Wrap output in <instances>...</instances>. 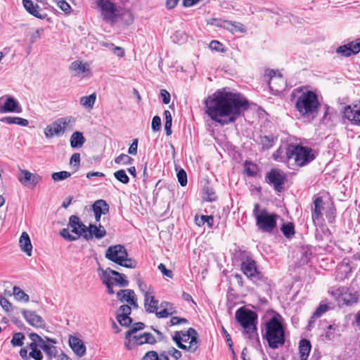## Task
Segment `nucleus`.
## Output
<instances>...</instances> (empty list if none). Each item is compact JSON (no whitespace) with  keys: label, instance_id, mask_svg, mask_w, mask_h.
<instances>
[{"label":"nucleus","instance_id":"nucleus-1","mask_svg":"<svg viewBox=\"0 0 360 360\" xmlns=\"http://www.w3.org/2000/svg\"><path fill=\"white\" fill-rule=\"evenodd\" d=\"M205 112L221 125L234 122L242 112L248 108V101L240 94L217 91L205 101Z\"/></svg>","mask_w":360,"mask_h":360},{"label":"nucleus","instance_id":"nucleus-2","mask_svg":"<svg viewBox=\"0 0 360 360\" xmlns=\"http://www.w3.org/2000/svg\"><path fill=\"white\" fill-rule=\"evenodd\" d=\"M283 319L277 312L264 323V333L263 338L265 339L269 347L277 349L285 344V328L283 324Z\"/></svg>","mask_w":360,"mask_h":360},{"label":"nucleus","instance_id":"nucleus-3","mask_svg":"<svg viewBox=\"0 0 360 360\" xmlns=\"http://www.w3.org/2000/svg\"><path fill=\"white\" fill-rule=\"evenodd\" d=\"M320 108L318 95L313 91L302 92L295 100V108L303 119L314 120L318 116Z\"/></svg>","mask_w":360,"mask_h":360},{"label":"nucleus","instance_id":"nucleus-4","mask_svg":"<svg viewBox=\"0 0 360 360\" xmlns=\"http://www.w3.org/2000/svg\"><path fill=\"white\" fill-rule=\"evenodd\" d=\"M240 255L243 256L240 259V270L243 274L252 283L261 288L264 292L266 293L270 292L271 281L258 270L255 259L247 255L245 252L240 253Z\"/></svg>","mask_w":360,"mask_h":360},{"label":"nucleus","instance_id":"nucleus-5","mask_svg":"<svg viewBox=\"0 0 360 360\" xmlns=\"http://www.w3.org/2000/svg\"><path fill=\"white\" fill-rule=\"evenodd\" d=\"M236 320L240 324L244 333L250 340L259 342L257 333V314L255 311L246 309L244 307L236 311Z\"/></svg>","mask_w":360,"mask_h":360},{"label":"nucleus","instance_id":"nucleus-6","mask_svg":"<svg viewBox=\"0 0 360 360\" xmlns=\"http://www.w3.org/2000/svg\"><path fill=\"white\" fill-rule=\"evenodd\" d=\"M285 154L288 161L293 160L298 167L305 166L316 158L315 153L311 148L301 145H288Z\"/></svg>","mask_w":360,"mask_h":360},{"label":"nucleus","instance_id":"nucleus-7","mask_svg":"<svg viewBox=\"0 0 360 360\" xmlns=\"http://www.w3.org/2000/svg\"><path fill=\"white\" fill-rule=\"evenodd\" d=\"M252 214L255 218L257 229L262 233H271L276 229L278 214L270 213L266 209L259 210L258 203L255 205Z\"/></svg>","mask_w":360,"mask_h":360},{"label":"nucleus","instance_id":"nucleus-8","mask_svg":"<svg viewBox=\"0 0 360 360\" xmlns=\"http://www.w3.org/2000/svg\"><path fill=\"white\" fill-rule=\"evenodd\" d=\"M172 340L179 349L191 353H194L199 347L198 333L193 328H189L186 331H176Z\"/></svg>","mask_w":360,"mask_h":360},{"label":"nucleus","instance_id":"nucleus-9","mask_svg":"<svg viewBox=\"0 0 360 360\" xmlns=\"http://www.w3.org/2000/svg\"><path fill=\"white\" fill-rule=\"evenodd\" d=\"M86 225L77 215H71L69 218L68 228L60 230V235L68 241H75L84 236Z\"/></svg>","mask_w":360,"mask_h":360},{"label":"nucleus","instance_id":"nucleus-10","mask_svg":"<svg viewBox=\"0 0 360 360\" xmlns=\"http://www.w3.org/2000/svg\"><path fill=\"white\" fill-rule=\"evenodd\" d=\"M75 120L72 117H65L56 120L44 129V135L47 139H51L54 136L62 135L66 127L73 123Z\"/></svg>","mask_w":360,"mask_h":360},{"label":"nucleus","instance_id":"nucleus-11","mask_svg":"<svg viewBox=\"0 0 360 360\" xmlns=\"http://www.w3.org/2000/svg\"><path fill=\"white\" fill-rule=\"evenodd\" d=\"M96 5L101 9L104 20L112 23L117 22L119 9L114 3L110 0H97Z\"/></svg>","mask_w":360,"mask_h":360},{"label":"nucleus","instance_id":"nucleus-12","mask_svg":"<svg viewBox=\"0 0 360 360\" xmlns=\"http://www.w3.org/2000/svg\"><path fill=\"white\" fill-rule=\"evenodd\" d=\"M264 77L268 80V84L271 91L276 94L283 91L286 86V82L281 73L274 70H267Z\"/></svg>","mask_w":360,"mask_h":360},{"label":"nucleus","instance_id":"nucleus-13","mask_svg":"<svg viewBox=\"0 0 360 360\" xmlns=\"http://www.w3.org/2000/svg\"><path fill=\"white\" fill-rule=\"evenodd\" d=\"M31 342L27 347L31 350L30 355L32 359L34 360H43L44 356L39 349L42 348V345H45L46 341L36 333H30L28 334Z\"/></svg>","mask_w":360,"mask_h":360},{"label":"nucleus","instance_id":"nucleus-14","mask_svg":"<svg viewBox=\"0 0 360 360\" xmlns=\"http://www.w3.org/2000/svg\"><path fill=\"white\" fill-rule=\"evenodd\" d=\"M266 181L274 186L275 191L281 192L286 181V176L278 169H271L266 175Z\"/></svg>","mask_w":360,"mask_h":360},{"label":"nucleus","instance_id":"nucleus-15","mask_svg":"<svg viewBox=\"0 0 360 360\" xmlns=\"http://www.w3.org/2000/svg\"><path fill=\"white\" fill-rule=\"evenodd\" d=\"M105 257L117 264H122L124 257H128V252L122 245H115L108 248L105 254Z\"/></svg>","mask_w":360,"mask_h":360},{"label":"nucleus","instance_id":"nucleus-16","mask_svg":"<svg viewBox=\"0 0 360 360\" xmlns=\"http://www.w3.org/2000/svg\"><path fill=\"white\" fill-rule=\"evenodd\" d=\"M333 294L336 297V300L339 304H345L351 306L358 301V296L356 293L348 292V289L345 287H340L336 289Z\"/></svg>","mask_w":360,"mask_h":360},{"label":"nucleus","instance_id":"nucleus-17","mask_svg":"<svg viewBox=\"0 0 360 360\" xmlns=\"http://www.w3.org/2000/svg\"><path fill=\"white\" fill-rule=\"evenodd\" d=\"M18 181L27 188H34L42 180V177L37 173H32L27 169H20L18 176Z\"/></svg>","mask_w":360,"mask_h":360},{"label":"nucleus","instance_id":"nucleus-18","mask_svg":"<svg viewBox=\"0 0 360 360\" xmlns=\"http://www.w3.org/2000/svg\"><path fill=\"white\" fill-rule=\"evenodd\" d=\"M360 52V39H357L354 41L339 46L337 49V53L342 56L349 57L352 55L357 54Z\"/></svg>","mask_w":360,"mask_h":360},{"label":"nucleus","instance_id":"nucleus-19","mask_svg":"<svg viewBox=\"0 0 360 360\" xmlns=\"http://www.w3.org/2000/svg\"><path fill=\"white\" fill-rule=\"evenodd\" d=\"M22 314L26 321L32 326L34 328H45L44 321L35 311L24 309Z\"/></svg>","mask_w":360,"mask_h":360},{"label":"nucleus","instance_id":"nucleus-20","mask_svg":"<svg viewBox=\"0 0 360 360\" xmlns=\"http://www.w3.org/2000/svg\"><path fill=\"white\" fill-rule=\"evenodd\" d=\"M3 97L0 98V101ZM22 112V107L19 102L12 96H7L4 105H0V113Z\"/></svg>","mask_w":360,"mask_h":360},{"label":"nucleus","instance_id":"nucleus-21","mask_svg":"<svg viewBox=\"0 0 360 360\" xmlns=\"http://www.w3.org/2000/svg\"><path fill=\"white\" fill-rule=\"evenodd\" d=\"M22 4L25 9L30 15L39 19H45L47 17V14L45 13H42V10L39 6L37 4H34L32 0H22Z\"/></svg>","mask_w":360,"mask_h":360},{"label":"nucleus","instance_id":"nucleus-22","mask_svg":"<svg viewBox=\"0 0 360 360\" xmlns=\"http://www.w3.org/2000/svg\"><path fill=\"white\" fill-rule=\"evenodd\" d=\"M69 345L78 356L82 357L85 354L86 346L79 338L70 335L69 338Z\"/></svg>","mask_w":360,"mask_h":360},{"label":"nucleus","instance_id":"nucleus-23","mask_svg":"<svg viewBox=\"0 0 360 360\" xmlns=\"http://www.w3.org/2000/svg\"><path fill=\"white\" fill-rule=\"evenodd\" d=\"M314 208L311 210V218L315 224L316 221H319L323 216V201L322 197L316 196L314 198Z\"/></svg>","mask_w":360,"mask_h":360},{"label":"nucleus","instance_id":"nucleus-24","mask_svg":"<svg viewBox=\"0 0 360 360\" xmlns=\"http://www.w3.org/2000/svg\"><path fill=\"white\" fill-rule=\"evenodd\" d=\"M97 272L102 283L106 286L108 293L110 295L114 294L112 277L110 276L101 266L97 269Z\"/></svg>","mask_w":360,"mask_h":360},{"label":"nucleus","instance_id":"nucleus-25","mask_svg":"<svg viewBox=\"0 0 360 360\" xmlns=\"http://www.w3.org/2000/svg\"><path fill=\"white\" fill-rule=\"evenodd\" d=\"M344 116L354 124L360 126V105H355L353 108L347 106L345 108Z\"/></svg>","mask_w":360,"mask_h":360},{"label":"nucleus","instance_id":"nucleus-26","mask_svg":"<svg viewBox=\"0 0 360 360\" xmlns=\"http://www.w3.org/2000/svg\"><path fill=\"white\" fill-rule=\"evenodd\" d=\"M144 307L148 313H155L158 309V301L149 292H145Z\"/></svg>","mask_w":360,"mask_h":360},{"label":"nucleus","instance_id":"nucleus-27","mask_svg":"<svg viewBox=\"0 0 360 360\" xmlns=\"http://www.w3.org/2000/svg\"><path fill=\"white\" fill-rule=\"evenodd\" d=\"M21 250L25 252L28 256L32 255V245L29 235L26 232H22L19 240Z\"/></svg>","mask_w":360,"mask_h":360},{"label":"nucleus","instance_id":"nucleus-28","mask_svg":"<svg viewBox=\"0 0 360 360\" xmlns=\"http://www.w3.org/2000/svg\"><path fill=\"white\" fill-rule=\"evenodd\" d=\"M311 349V345L309 340L302 339L299 342V354L300 360H307Z\"/></svg>","mask_w":360,"mask_h":360},{"label":"nucleus","instance_id":"nucleus-29","mask_svg":"<svg viewBox=\"0 0 360 360\" xmlns=\"http://www.w3.org/2000/svg\"><path fill=\"white\" fill-rule=\"evenodd\" d=\"M145 328V324L142 322H137L133 324L131 328L126 332L125 333V339L128 340V342H125V346L128 349H131V347L130 346L131 338L133 334L136 333L139 330H143Z\"/></svg>","mask_w":360,"mask_h":360},{"label":"nucleus","instance_id":"nucleus-30","mask_svg":"<svg viewBox=\"0 0 360 360\" xmlns=\"http://www.w3.org/2000/svg\"><path fill=\"white\" fill-rule=\"evenodd\" d=\"M105 229L102 225L99 224V226L96 230H94L93 233H87V231H85L83 238L86 240L92 239L94 237H95L96 239H101L105 237Z\"/></svg>","mask_w":360,"mask_h":360},{"label":"nucleus","instance_id":"nucleus-31","mask_svg":"<svg viewBox=\"0 0 360 360\" xmlns=\"http://www.w3.org/2000/svg\"><path fill=\"white\" fill-rule=\"evenodd\" d=\"M94 213L106 214L109 212V205L104 200H98L92 205Z\"/></svg>","mask_w":360,"mask_h":360},{"label":"nucleus","instance_id":"nucleus-32","mask_svg":"<svg viewBox=\"0 0 360 360\" xmlns=\"http://www.w3.org/2000/svg\"><path fill=\"white\" fill-rule=\"evenodd\" d=\"M0 121L8 124H18L22 127H27L29 124V121L26 119L19 117H4L0 119Z\"/></svg>","mask_w":360,"mask_h":360},{"label":"nucleus","instance_id":"nucleus-33","mask_svg":"<svg viewBox=\"0 0 360 360\" xmlns=\"http://www.w3.org/2000/svg\"><path fill=\"white\" fill-rule=\"evenodd\" d=\"M85 138L83 134L79 131H75L70 137V146L72 148H80L85 143Z\"/></svg>","mask_w":360,"mask_h":360},{"label":"nucleus","instance_id":"nucleus-34","mask_svg":"<svg viewBox=\"0 0 360 360\" xmlns=\"http://www.w3.org/2000/svg\"><path fill=\"white\" fill-rule=\"evenodd\" d=\"M104 271H106L107 274H108L110 276H117L119 286L127 287L129 285V281L126 279V276L124 274H121L115 270L111 269L110 268H107L106 269H104Z\"/></svg>","mask_w":360,"mask_h":360},{"label":"nucleus","instance_id":"nucleus-35","mask_svg":"<svg viewBox=\"0 0 360 360\" xmlns=\"http://www.w3.org/2000/svg\"><path fill=\"white\" fill-rule=\"evenodd\" d=\"M118 18L126 25H131L134 22V16L132 13L126 9L118 10Z\"/></svg>","mask_w":360,"mask_h":360},{"label":"nucleus","instance_id":"nucleus-36","mask_svg":"<svg viewBox=\"0 0 360 360\" xmlns=\"http://www.w3.org/2000/svg\"><path fill=\"white\" fill-rule=\"evenodd\" d=\"M13 295H14L15 300L19 302H27L30 300L29 295L18 286L13 287Z\"/></svg>","mask_w":360,"mask_h":360},{"label":"nucleus","instance_id":"nucleus-37","mask_svg":"<svg viewBox=\"0 0 360 360\" xmlns=\"http://www.w3.org/2000/svg\"><path fill=\"white\" fill-rule=\"evenodd\" d=\"M96 99V94H92L88 96H82L80 98V104L86 108L92 109Z\"/></svg>","mask_w":360,"mask_h":360},{"label":"nucleus","instance_id":"nucleus-38","mask_svg":"<svg viewBox=\"0 0 360 360\" xmlns=\"http://www.w3.org/2000/svg\"><path fill=\"white\" fill-rule=\"evenodd\" d=\"M195 220L199 226L207 224L211 228L214 224V217L212 215H201L200 219L196 216Z\"/></svg>","mask_w":360,"mask_h":360},{"label":"nucleus","instance_id":"nucleus-39","mask_svg":"<svg viewBox=\"0 0 360 360\" xmlns=\"http://www.w3.org/2000/svg\"><path fill=\"white\" fill-rule=\"evenodd\" d=\"M281 230L287 238H291L295 235V228L292 222L283 224Z\"/></svg>","mask_w":360,"mask_h":360},{"label":"nucleus","instance_id":"nucleus-40","mask_svg":"<svg viewBox=\"0 0 360 360\" xmlns=\"http://www.w3.org/2000/svg\"><path fill=\"white\" fill-rule=\"evenodd\" d=\"M25 336L23 333L18 332L13 334V338L11 340V343L13 347H22L24 345V340Z\"/></svg>","mask_w":360,"mask_h":360},{"label":"nucleus","instance_id":"nucleus-41","mask_svg":"<svg viewBox=\"0 0 360 360\" xmlns=\"http://www.w3.org/2000/svg\"><path fill=\"white\" fill-rule=\"evenodd\" d=\"M202 191L205 200L209 202H213L216 200L217 195L213 188L210 186H205Z\"/></svg>","mask_w":360,"mask_h":360},{"label":"nucleus","instance_id":"nucleus-42","mask_svg":"<svg viewBox=\"0 0 360 360\" xmlns=\"http://www.w3.org/2000/svg\"><path fill=\"white\" fill-rule=\"evenodd\" d=\"M329 309V307L327 304H320L316 311L313 313L312 316L311 317L309 323L314 322L313 319H318L322 316L323 314L326 312Z\"/></svg>","mask_w":360,"mask_h":360},{"label":"nucleus","instance_id":"nucleus-43","mask_svg":"<svg viewBox=\"0 0 360 360\" xmlns=\"http://www.w3.org/2000/svg\"><path fill=\"white\" fill-rule=\"evenodd\" d=\"M325 214L328 223L332 224L335 222L336 217V209L333 202L328 207H327Z\"/></svg>","mask_w":360,"mask_h":360},{"label":"nucleus","instance_id":"nucleus-44","mask_svg":"<svg viewBox=\"0 0 360 360\" xmlns=\"http://www.w3.org/2000/svg\"><path fill=\"white\" fill-rule=\"evenodd\" d=\"M41 349L50 359L55 357L57 353L56 347L51 344H48V342L42 345Z\"/></svg>","mask_w":360,"mask_h":360},{"label":"nucleus","instance_id":"nucleus-45","mask_svg":"<svg viewBox=\"0 0 360 360\" xmlns=\"http://www.w3.org/2000/svg\"><path fill=\"white\" fill-rule=\"evenodd\" d=\"M260 143L264 150L271 148L274 143V137L273 136H264L261 137Z\"/></svg>","mask_w":360,"mask_h":360},{"label":"nucleus","instance_id":"nucleus-46","mask_svg":"<svg viewBox=\"0 0 360 360\" xmlns=\"http://www.w3.org/2000/svg\"><path fill=\"white\" fill-rule=\"evenodd\" d=\"M285 150L286 148L280 146L272 155L274 160L276 161H288L286 159Z\"/></svg>","mask_w":360,"mask_h":360},{"label":"nucleus","instance_id":"nucleus-47","mask_svg":"<svg viewBox=\"0 0 360 360\" xmlns=\"http://www.w3.org/2000/svg\"><path fill=\"white\" fill-rule=\"evenodd\" d=\"M115 178L120 182L127 184L129 182V178L124 169H120L114 173Z\"/></svg>","mask_w":360,"mask_h":360},{"label":"nucleus","instance_id":"nucleus-48","mask_svg":"<svg viewBox=\"0 0 360 360\" xmlns=\"http://www.w3.org/2000/svg\"><path fill=\"white\" fill-rule=\"evenodd\" d=\"M133 160V158L126 154L122 153L115 159V162L116 164L131 165Z\"/></svg>","mask_w":360,"mask_h":360},{"label":"nucleus","instance_id":"nucleus-49","mask_svg":"<svg viewBox=\"0 0 360 360\" xmlns=\"http://www.w3.org/2000/svg\"><path fill=\"white\" fill-rule=\"evenodd\" d=\"M71 176V173L67 171H61L58 172H54L52 174L51 177L54 181H62L69 178Z\"/></svg>","mask_w":360,"mask_h":360},{"label":"nucleus","instance_id":"nucleus-50","mask_svg":"<svg viewBox=\"0 0 360 360\" xmlns=\"http://www.w3.org/2000/svg\"><path fill=\"white\" fill-rule=\"evenodd\" d=\"M117 322L124 327H129L132 323V319L129 316L116 315Z\"/></svg>","mask_w":360,"mask_h":360},{"label":"nucleus","instance_id":"nucleus-51","mask_svg":"<svg viewBox=\"0 0 360 360\" xmlns=\"http://www.w3.org/2000/svg\"><path fill=\"white\" fill-rule=\"evenodd\" d=\"M118 265L126 267V268H129V269H135L137 266V262L132 258H128V257H124L122 264H119Z\"/></svg>","mask_w":360,"mask_h":360},{"label":"nucleus","instance_id":"nucleus-52","mask_svg":"<svg viewBox=\"0 0 360 360\" xmlns=\"http://www.w3.org/2000/svg\"><path fill=\"white\" fill-rule=\"evenodd\" d=\"M178 181L181 186H185L187 184V174L184 169H181L177 172Z\"/></svg>","mask_w":360,"mask_h":360},{"label":"nucleus","instance_id":"nucleus-53","mask_svg":"<svg viewBox=\"0 0 360 360\" xmlns=\"http://www.w3.org/2000/svg\"><path fill=\"white\" fill-rule=\"evenodd\" d=\"M126 292L122 295L121 299L122 302H129L130 300H132L136 297L135 292L133 290L131 289H125Z\"/></svg>","mask_w":360,"mask_h":360},{"label":"nucleus","instance_id":"nucleus-54","mask_svg":"<svg viewBox=\"0 0 360 360\" xmlns=\"http://www.w3.org/2000/svg\"><path fill=\"white\" fill-rule=\"evenodd\" d=\"M210 48L212 50H214V51H219V52H221V53H224L226 51L224 49V47L223 44L221 43H220L219 41H216V40H212L210 42Z\"/></svg>","mask_w":360,"mask_h":360},{"label":"nucleus","instance_id":"nucleus-55","mask_svg":"<svg viewBox=\"0 0 360 360\" xmlns=\"http://www.w3.org/2000/svg\"><path fill=\"white\" fill-rule=\"evenodd\" d=\"M131 312V308L127 304H123L120 307L117 315L129 316Z\"/></svg>","mask_w":360,"mask_h":360},{"label":"nucleus","instance_id":"nucleus-56","mask_svg":"<svg viewBox=\"0 0 360 360\" xmlns=\"http://www.w3.org/2000/svg\"><path fill=\"white\" fill-rule=\"evenodd\" d=\"M152 129L154 131H158L161 129V119L159 116L155 115L153 117L152 120V124H151Z\"/></svg>","mask_w":360,"mask_h":360},{"label":"nucleus","instance_id":"nucleus-57","mask_svg":"<svg viewBox=\"0 0 360 360\" xmlns=\"http://www.w3.org/2000/svg\"><path fill=\"white\" fill-rule=\"evenodd\" d=\"M58 6L65 13H70L71 11V6L65 0H58L57 2Z\"/></svg>","mask_w":360,"mask_h":360},{"label":"nucleus","instance_id":"nucleus-58","mask_svg":"<svg viewBox=\"0 0 360 360\" xmlns=\"http://www.w3.org/2000/svg\"><path fill=\"white\" fill-rule=\"evenodd\" d=\"M233 23L234 21L223 20L221 23L216 24V26L224 27L231 32H234Z\"/></svg>","mask_w":360,"mask_h":360},{"label":"nucleus","instance_id":"nucleus-59","mask_svg":"<svg viewBox=\"0 0 360 360\" xmlns=\"http://www.w3.org/2000/svg\"><path fill=\"white\" fill-rule=\"evenodd\" d=\"M44 30L43 28L37 29L35 32H34L30 37V44H34L40 38L41 34L44 33Z\"/></svg>","mask_w":360,"mask_h":360},{"label":"nucleus","instance_id":"nucleus-60","mask_svg":"<svg viewBox=\"0 0 360 360\" xmlns=\"http://www.w3.org/2000/svg\"><path fill=\"white\" fill-rule=\"evenodd\" d=\"M222 333L224 335V337L226 338V341L229 345V349H231L232 353L233 354H235V352L233 349V342L231 338V336H230L229 333L227 332V330L224 327H222Z\"/></svg>","mask_w":360,"mask_h":360},{"label":"nucleus","instance_id":"nucleus-61","mask_svg":"<svg viewBox=\"0 0 360 360\" xmlns=\"http://www.w3.org/2000/svg\"><path fill=\"white\" fill-rule=\"evenodd\" d=\"M0 305L7 312L10 311L11 303L4 297L0 295Z\"/></svg>","mask_w":360,"mask_h":360},{"label":"nucleus","instance_id":"nucleus-62","mask_svg":"<svg viewBox=\"0 0 360 360\" xmlns=\"http://www.w3.org/2000/svg\"><path fill=\"white\" fill-rule=\"evenodd\" d=\"M142 360H159V356L155 351H149L144 354Z\"/></svg>","mask_w":360,"mask_h":360},{"label":"nucleus","instance_id":"nucleus-63","mask_svg":"<svg viewBox=\"0 0 360 360\" xmlns=\"http://www.w3.org/2000/svg\"><path fill=\"white\" fill-rule=\"evenodd\" d=\"M158 269L162 272V274L164 276H165L168 278H172L173 277L174 274H173L172 271L169 269H167L165 264H163L162 263L158 265Z\"/></svg>","mask_w":360,"mask_h":360},{"label":"nucleus","instance_id":"nucleus-64","mask_svg":"<svg viewBox=\"0 0 360 360\" xmlns=\"http://www.w3.org/2000/svg\"><path fill=\"white\" fill-rule=\"evenodd\" d=\"M188 321L185 318H180L178 316H173L170 319V323L172 326H176L179 324L188 323Z\"/></svg>","mask_w":360,"mask_h":360}]
</instances>
